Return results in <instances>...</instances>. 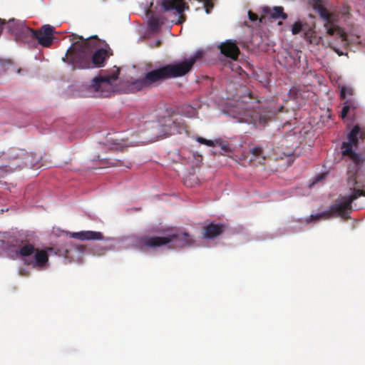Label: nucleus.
Masks as SVG:
<instances>
[{
	"instance_id": "1",
	"label": "nucleus",
	"mask_w": 365,
	"mask_h": 365,
	"mask_svg": "<svg viewBox=\"0 0 365 365\" xmlns=\"http://www.w3.org/2000/svg\"><path fill=\"white\" fill-rule=\"evenodd\" d=\"M72 40L78 39L73 42L72 46L67 50L65 58H67L68 64L72 66L73 69H86L92 68H101L104 66L105 61L112 55L110 50L106 48H97L100 39L96 36L84 38L77 34L71 35Z\"/></svg>"
},
{
	"instance_id": "2",
	"label": "nucleus",
	"mask_w": 365,
	"mask_h": 365,
	"mask_svg": "<svg viewBox=\"0 0 365 365\" xmlns=\"http://www.w3.org/2000/svg\"><path fill=\"white\" fill-rule=\"evenodd\" d=\"M203 53L197 51L192 56L182 61L170 63L152 70L140 78L131 81L128 86L130 92H137L156 86L161 81L185 76L197 60L202 58Z\"/></svg>"
},
{
	"instance_id": "3",
	"label": "nucleus",
	"mask_w": 365,
	"mask_h": 365,
	"mask_svg": "<svg viewBox=\"0 0 365 365\" xmlns=\"http://www.w3.org/2000/svg\"><path fill=\"white\" fill-rule=\"evenodd\" d=\"M10 244L16 248V254L24 259L25 264L38 269L46 267L48 255L46 250L35 248L28 240L21 238H14L10 241Z\"/></svg>"
},
{
	"instance_id": "4",
	"label": "nucleus",
	"mask_w": 365,
	"mask_h": 365,
	"mask_svg": "<svg viewBox=\"0 0 365 365\" xmlns=\"http://www.w3.org/2000/svg\"><path fill=\"white\" fill-rule=\"evenodd\" d=\"M174 242L175 247L182 248L195 244L192 236L186 232L173 233L166 236H143L138 239L137 243L140 250L155 248Z\"/></svg>"
},
{
	"instance_id": "5",
	"label": "nucleus",
	"mask_w": 365,
	"mask_h": 365,
	"mask_svg": "<svg viewBox=\"0 0 365 365\" xmlns=\"http://www.w3.org/2000/svg\"><path fill=\"white\" fill-rule=\"evenodd\" d=\"M115 71L106 76H97L92 80L89 90L93 92V96L96 98H107L115 91L113 82L118 78L120 70L114 67Z\"/></svg>"
},
{
	"instance_id": "6",
	"label": "nucleus",
	"mask_w": 365,
	"mask_h": 365,
	"mask_svg": "<svg viewBox=\"0 0 365 365\" xmlns=\"http://www.w3.org/2000/svg\"><path fill=\"white\" fill-rule=\"evenodd\" d=\"M310 2L320 17L325 21L324 26L327 34L330 36H335L341 43L346 44L347 41L346 34L341 28L334 24L333 15L325 8L324 0H310Z\"/></svg>"
},
{
	"instance_id": "7",
	"label": "nucleus",
	"mask_w": 365,
	"mask_h": 365,
	"mask_svg": "<svg viewBox=\"0 0 365 365\" xmlns=\"http://www.w3.org/2000/svg\"><path fill=\"white\" fill-rule=\"evenodd\" d=\"M351 210V202L346 196H343L331 205L328 210L320 214L312 215L311 217L314 220L320 218L329 219L338 216L344 219H349Z\"/></svg>"
},
{
	"instance_id": "8",
	"label": "nucleus",
	"mask_w": 365,
	"mask_h": 365,
	"mask_svg": "<svg viewBox=\"0 0 365 365\" xmlns=\"http://www.w3.org/2000/svg\"><path fill=\"white\" fill-rule=\"evenodd\" d=\"M361 135V128L355 125L347 135V142L341 144V154L344 157H348L356 165H360L363 160L361 156L353 150V147L359 145V136Z\"/></svg>"
},
{
	"instance_id": "9",
	"label": "nucleus",
	"mask_w": 365,
	"mask_h": 365,
	"mask_svg": "<svg viewBox=\"0 0 365 365\" xmlns=\"http://www.w3.org/2000/svg\"><path fill=\"white\" fill-rule=\"evenodd\" d=\"M27 155L25 150L11 148L8 154V162L0 164V178L21 168L26 163L23 160Z\"/></svg>"
},
{
	"instance_id": "10",
	"label": "nucleus",
	"mask_w": 365,
	"mask_h": 365,
	"mask_svg": "<svg viewBox=\"0 0 365 365\" xmlns=\"http://www.w3.org/2000/svg\"><path fill=\"white\" fill-rule=\"evenodd\" d=\"M234 113H235L234 118H238L240 123H252L255 125L264 126L268 119L266 115H262L259 111L241 107L239 103L235 106Z\"/></svg>"
},
{
	"instance_id": "11",
	"label": "nucleus",
	"mask_w": 365,
	"mask_h": 365,
	"mask_svg": "<svg viewBox=\"0 0 365 365\" xmlns=\"http://www.w3.org/2000/svg\"><path fill=\"white\" fill-rule=\"evenodd\" d=\"M25 30L28 35L37 40L38 43L43 47H50L53 42L55 29L49 24L43 25L38 30L29 27H26Z\"/></svg>"
},
{
	"instance_id": "12",
	"label": "nucleus",
	"mask_w": 365,
	"mask_h": 365,
	"mask_svg": "<svg viewBox=\"0 0 365 365\" xmlns=\"http://www.w3.org/2000/svg\"><path fill=\"white\" fill-rule=\"evenodd\" d=\"M160 5L164 11H175L179 14L176 24H181L185 21L186 17L183 12L188 10L189 6L184 0H161Z\"/></svg>"
},
{
	"instance_id": "13",
	"label": "nucleus",
	"mask_w": 365,
	"mask_h": 365,
	"mask_svg": "<svg viewBox=\"0 0 365 365\" xmlns=\"http://www.w3.org/2000/svg\"><path fill=\"white\" fill-rule=\"evenodd\" d=\"M225 230V225L210 222L203 227L202 235L204 239L212 240L221 235Z\"/></svg>"
},
{
	"instance_id": "14",
	"label": "nucleus",
	"mask_w": 365,
	"mask_h": 365,
	"mask_svg": "<svg viewBox=\"0 0 365 365\" xmlns=\"http://www.w3.org/2000/svg\"><path fill=\"white\" fill-rule=\"evenodd\" d=\"M220 48L222 54L234 61L238 58L240 53L236 41L232 40H227L222 43L220 46Z\"/></svg>"
},
{
	"instance_id": "15",
	"label": "nucleus",
	"mask_w": 365,
	"mask_h": 365,
	"mask_svg": "<svg viewBox=\"0 0 365 365\" xmlns=\"http://www.w3.org/2000/svg\"><path fill=\"white\" fill-rule=\"evenodd\" d=\"M71 237L80 240H103V235L96 231H81L72 232Z\"/></svg>"
},
{
	"instance_id": "16",
	"label": "nucleus",
	"mask_w": 365,
	"mask_h": 365,
	"mask_svg": "<svg viewBox=\"0 0 365 365\" xmlns=\"http://www.w3.org/2000/svg\"><path fill=\"white\" fill-rule=\"evenodd\" d=\"M196 140L200 143L204 144L210 147L219 146L224 153L231 152L230 144L227 141H224L222 139H215V140H207L202 137L197 136Z\"/></svg>"
},
{
	"instance_id": "17",
	"label": "nucleus",
	"mask_w": 365,
	"mask_h": 365,
	"mask_svg": "<svg viewBox=\"0 0 365 365\" xmlns=\"http://www.w3.org/2000/svg\"><path fill=\"white\" fill-rule=\"evenodd\" d=\"M263 11L273 19H286L287 18V15L284 12V9L282 6H274L273 8L266 6L263 9Z\"/></svg>"
},
{
	"instance_id": "18",
	"label": "nucleus",
	"mask_w": 365,
	"mask_h": 365,
	"mask_svg": "<svg viewBox=\"0 0 365 365\" xmlns=\"http://www.w3.org/2000/svg\"><path fill=\"white\" fill-rule=\"evenodd\" d=\"M165 18L161 15L152 16L148 21V27L150 31L158 32L161 26L164 24Z\"/></svg>"
},
{
	"instance_id": "19",
	"label": "nucleus",
	"mask_w": 365,
	"mask_h": 365,
	"mask_svg": "<svg viewBox=\"0 0 365 365\" xmlns=\"http://www.w3.org/2000/svg\"><path fill=\"white\" fill-rule=\"evenodd\" d=\"M182 113L187 118H195L197 116V110L190 106H185L182 108Z\"/></svg>"
},
{
	"instance_id": "20",
	"label": "nucleus",
	"mask_w": 365,
	"mask_h": 365,
	"mask_svg": "<svg viewBox=\"0 0 365 365\" xmlns=\"http://www.w3.org/2000/svg\"><path fill=\"white\" fill-rule=\"evenodd\" d=\"M354 108L355 107L354 106V103L352 102H350L349 101H346L344 102V106H343L342 110H341V118L342 119H344L346 117L347 113H349L350 109L351 108Z\"/></svg>"
},
{
	"instance_id": "21",
	"label": "nucleus",
	"mask_w": 365,
	"mask_h": 365,
	"mask_svg": "<svg viewBox=\"0 0 365 365\" xmlns=\"http://www.w3.org/2000/svg\"><path fill=\"white\" fill-rule=\"evenodd\" d=\"M360 196H365V190L360 189H354L353 193L351 195H346L349 200L352 203L354 200L357 199Z\"/></svg>"
},
{
	"instance_id": "22",
	"label": "nucleus",
	"mask_w": 365,
	"mask_h": 365,
	"mask_svg": "<svg viewBox=\"0 0 365 365\" xmlns=\"http://www.w3.org/2000/svg\"><path fill=\"white\" fill-rule=\"evenodd\" d=\"M354 93V91L350 87H346L345 86H341L340 88V98L341 99H345L346 97V95L352 96Z\"/></svg>"
},
{
	"instance_id": "23",
	"label": "nucleus",
	"mask_w": 365,
	"mask_h": 365,
	"mask_svg": "<svg viewBox=\"0 0 365 365\" xmlns=\"http://www.w3.org/2000/svg\"><path fill=\"white\" fill-rule=\"evenodd\" d=\"M165 125H164L163 128V133L164 135H170L173 132V129L171 127V124H175V122L173 121L170 118H168L165 120Z\"/></svg>"
},
{
	"instance_id": "24",
	"label": "nucleus",
	"mask_w": 365,
	"mask_h": 365,
	"mask_svg": "<svg viewBox=\"0 0 365 365\" xmlns=\"http://www.w3.org/2000/svg\"><path fill=\"white\" fill-rule=\"evenodd\" d=\"M250 152L255 157H258L262 154L263 150L260 146H256L253 148Z\"/></svg>"
},
{
	"instance_id": "25",
	"label": "nucleus",
	"mask_w": 365,
	"mask_h": 365,
	"mask_svg": "<svg viewBox=\"0 0 365 365\" xmlns=\"http://www.w3.org/2000/svg\"><path fill=\"white\" fill-rule=\"evenodd\" d=\"M248 17H249V19L252 21H255L258 19L259 20V22H262V18L259 19L258 16L251 11H249V12H248Z\"/></svg>"
},
{
	"instance_id": "26",
	"label": "nucleus",
	"mask_w": 365,
	"mask_h": 365,
	"mask_svg": "<svg viewBox=\"0 0 365 365\" xmlns=\"http://www.w3.org/2000/svg\"><path fill=\"white\" fill-rule=\"evenodd\" d=\"M19 274L22 277H29L30 275V272L26 268H20L19 269Z\"/></svg>"
},
{
	"instance_id": "27",
	"label": "nucleus",
	"mask_w": 365,
	"mask_h": 365,
	"mask_svg": "<svg viewBox=\"0 0 365 365\" xmlns=\"http://www.w3.org/2000/svg\"><path fill=\"white\" fill-rule=\"evenodd\" d=\"M292 31L293 34H294V35L297 34V21L293 23V24L292 26Z\"/></svg>"
},
{
	"instance_id": "28",
	"label": "nucleus",
	"mask_w": 365,
	"mask_h": 365,
	"mask_svg": "<svg viewBox=\"0 0 365 365\" xmlns=\"http://www.w3.org/2000/svg\"><path fill=\"white\" fill-rule=\"evenodd\" d=\"M111 165L113 166H119L122 165V163L120 160H116L115 162L111 163Z\"/></svg>"
},
{
	"instance_id": "29",
	"label": "nucleus",
	"mask_w": 365,
	"mask_h": 365,
	"mask_svg": "<svg viewBox=\"0 0 365 365\" xmlns=\"http://www.w3.org/2000/svg\"><path fill=\"white\" fill-rule=\"evenodd\" d=\"M297 26H298V34H299L302 29V24L300 21H298Z\"/></svg>"
},
{
	"instance_id": "30",
	"label": "nucleus",
	"mask_w": 365,
	"mask_h": 365,
	"mask_svg": "<svg viewBox=\"0 0 365 365\" xmlns=\"http://www.w3.org/2000/svg\"><path fill=\"white\" fill-rule=\"evenodd\" d=\"M162 42L160 40H158L155 42V47H159L161 45Z\"/></svg>"
},
{
	"instance_id": "31",
	"label": "nucleus",
	"mask_w": 365,
	"mask_h": 365,
	"mask_svg": "<svg viewBox=\"0 0 365 365\" xmlns=\"http://www.w3.org/2000/svg\"><path fill=\"white\" fill-rule=\"evenodd\" d=\"M289 125V122H286L284 125H283V128H285L287 125Z\"/></svg>"
},
{
	"instance_id": "32",
	"label": "nucleus",
	"mask_w": 365,
	"mask_h": 365,
	"mask_svg": "<svg viewBox=\"0 0 365 365\" xmlns=\"http://www.w3.org/2000/svg\"><path fill=\"white\" fill-rule=\"evenodd\" d=\"M12 22H14V20H11V21H10L9 22V25H10Z\"/></svg>"
},
{
	"instance_id": "33",
	"label": "nucleus",
	"mask_w": 365,
	"mask_h": 365,
	"mask_svg": "<svg viewBox=\"0 0 365 365\" xmlns=\"http://www.w3.org/2000/svg\"><path fill=\"white\" fill-rule=\"evenodd\" d=\"M9 30H10L11 32H14V30H12L11 29H9Z\"/></svg>"
},
{
	"instance_id": "34",
	"label": "nucleus",
	"mask_w": 365,
	"mask_h": 365,
	"mask_svg": "<svg viewBox=\"0 0 365 365\" xmlns=\"http://www.w3.org/2000/svg\"><path fill=\"white\" fill-rule=\"evenodd\" d=\"M1 21V20L0 19V22Z\"/></svg>"
}]
</instances>
